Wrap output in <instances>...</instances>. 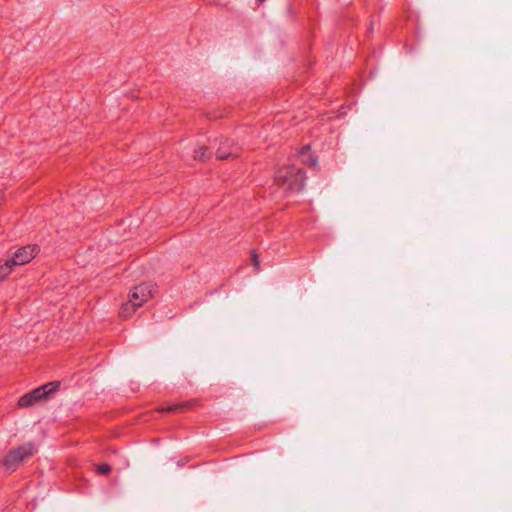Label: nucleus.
I'll list each match as a JSON object with an SVG mask.
<instances>
[{
  "label": "nucleus",
  "mask_w": 512,
  "mask_h": 512,
  "mask_svg": "<svg viewBox=\"0 0 512 512\" xmlns=\"http://www.w3.org/2000/svg\"><path fill=\"white\" fill-rule=\"evenodd\" d=\"M304 172L293 165L278 169L274 176L275 184L285 192H299L304 187Z\"/></svg>",
  "instance_id": "obj_1"
},
{
  "label": "nucleus",
  "mask_w": 512,
  "mask_h": 512,
  "mask_svg": "<svg viewBox=\"0 0 512 512\" xmlns=\"http://www.w3.org/2000/svg\"><path fill=\"white\" fill-rule=\"evenodd\" d=\"M59 386V382L46 383L20 397L18 405L20 407H29L35 405L39 401L46 400L52 393L58 390Z\"/></svg>",
  "instance_id": "obj_2"
},
{
  "label": "nucleus",
  "mask_w": 512,
  "mask_h": 512,
  "mask_svg": "<svg viewBox=\"0 0 512 512\" xmlns=\"http://www.w3.org/2000/svg\"><path fill=\"white\" fill-rule=\"evenodd\" d=\"M36 452L33 443H25L11 451L4 457L3 466L9 470H15L24 460L31 457Z\"/></svg>",
  "instance_id": "obj_3"
},
{
  "label": "nucleus",
  "mask_w": 512,
  "mask_h": 512,
  "mask_svg": "<svg viewBox=\"0 0 512 512\" xmlns=\"http://www.w3.org/2000/svg\"><path fill=\"white\" fill-rule=\"evenodd\" d=\"M154 296V287L152 284L142 283L132 288L129 293V300L141 307Z\"/></svg>",
  "instance_id": "obj_4"
},
{
  "label": "nucleus",
  "mask_w": 512,
  "mask_h": 512,
  "mask_svg": "<svg viewBox=\"0 0 512 512\" xmlns=\"http://www.w3.org/2000/svg\"><path fill=\"white\" fill-rule=\"evenodd\" d=\"M38 252L39 247L35 244L23 246L19 248L9 260L14 266L24 265L34 259Z\"/></svg>",
  "instance_id": "obj_5"
},
{
  "label": "nucleus",
  "mask_w": 512,
  "mask_h": 512,
  "mask_svg": "<svg viewBox=\"0 0 512 512\" xmlns=\"http://www.w3.org/2000/svg\"><path fill=\"white\" fill-rule=\"evenodd\" d=\"M240 148L232 141L225 139L221 141L216 150V156L220 160H225L230 157L235 158L239 155Z\"/></svg>",
  "instance_id": "obj_6"
},
{
  "label": "nucleus",
  "mask_w": 512,
  "mask_h": 512,
  "mask_svg": "<svg viewBox=\"0 0 512 512\" xmlns=\"http://www.w3.org/2000/svg\"><path fill=\"white\" fill-rule=\"evenodd\" d=\"M139 308L136 304L132 303V301L128 300L124 303L119 311V316L123 319H127L131 317Z\"/></svg>",
  "instance_id": "obj_7"
},
{
  "label": "nucleus",
  "mask_w": 512,
  "mask_h": 512,
  "mask_svg": "<svg viewBox=\"0 0 512 512\" xmlns=\"http://www.w3.org/2000/svg\"><path fill=\"white\" fill-rule=\"evenodd\" d=\"M189 407H190V403L189 402H183V403L169 405L167 407H160V408H158V411L159 412H173V413H176V412L185 411Z\"/></svg>",
  "instance_id": "obj_8"
},
{
  "label": "nucleus",
  "mask_w": 512,
  "mask_h": 512,
  "mask_svg": "<svg viewBox=\"0 0 512 512\" xmlns=\"http://www.w3.org/2000/svg\"><path fill=\"white\" fill-rule=\"evenodd\" d=\"M211 153L209 152V148L206 146H201L200 148L194 151V159L199 161H204L210 157Z\"/></svg>",
  "instance_id": "obj_9"
},
{
  "label": "nucleus",
  "mask_w": 512,
  "mask_h": 512,
  "mask_svg": "<svg viewBox=\"0 0 512 512\" xmlns=\"http://www.w3.org/2000/svg\"><path fill=\"white\" fill-rule=\"evenodd\" d=\"M14 265L10 262L9 259L4 262L0 261V280L4 279L7 275L10 274L12 267Z\"/></svg>",
  "instance_id": "obj_10"
},
{
  "label": "nucleus",
  "mask_w": 512,
  "mask_h": 512,
  "mask_svg": "<svg viewBox=\"0 0 512 512\" xmlns=\"http://www.w3.org/2000/svg\"><path fill=\"white\" fill-rule=\"evenodd\" d=\"M97 473L102 475H107L111 472V466L103 463L97 466Z\"/></svg>",
  "instance_id": "obj_11"
},
{
  "label": "nucleus",
  "mask_w": 512,
  "mask_h": 512,
  "mask_svg": "<svg viewBox=\"0 0 512 512\" xmlns=\"http://www.w3.org/2000/svg\"><path fill=\"white\" fill-rule=\"evenodd\" d=\"M252 264L254 266V268L256 270H259L260 268V262H259V258H258V255L256 253H253L252 254Z\"/></svg>",
  "instance_id": "obj_12"
},
{
  "label": "nucleus",
  "mask_w": 512,
  "mask_h": 512,
  "mask_svg": "<svg viewBox=\"0 0 512 512\" xmlns=\"http://www.w3.org/2000/svg\"><path fill=\"white\" fill-rule=\"evenodd\" d=\"M311 166H315L316 165V160H312L311 163H310Z\"/></svg>",
  "instance_id": "obj_13"
},
{
  "label": "nucleus",
  "mask_w": 512,
  "mask_h": 512,
  "mask_svg": "<svg viewBox=\"0 0 512 512\" xmlns=\"http://www.w3.org/2000/svg\"><path fill=\"white\" fill-rule=\"evenodd\" d=\"M3 196L0 194V204L2 203Z\"/></svg>",
  "instance_id": "obj_14"
},
{
  "label": "nucleus",
  "mask_w": 512,
  "mask_h": 512,
  "mask_svg": "<svg viewBox=\"0 0 512 512\" xmlns=\"http://www.w3.org/2000/svg\"><path fill=\"white\" fill-rule=\"evenodd\" d=\"M259 2H264L265 0H258Z\"/></svg>",
  "instance_id": "obj_15"
}]
</instances>
